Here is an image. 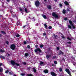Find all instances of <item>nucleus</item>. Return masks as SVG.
Wrapping results in <instances>:
<instances>
[{
  "label": "nucleus",
  "instance_id": "f257e3e1",
  "mask_svg": "<svg viewBox=\"0 0 76 76\" xmlns=\"http://www.w3.org/2000/svg\"><path fill=\"white\" fill-rule=\"evenodd\" d=\"M10 62L11 64H12V65L14 66L15 69H16V66L14 65L15 64L16 66H20L19 64H18V63H15L14 61L12 60Z\"/></svg>",
  "mask_w": 76,
  "mask_h": 76
},
{
  "label": "nucleus",
  "instance_id": "f03ea898",
  "mask_svg": "<svg viewBox=\"0 0 76 76\" xmlns=\"http://www.w3.org/2000/svg\"><path fill=\"white\" fill-rule=\"evenodd\" d=\"M10 48L12 50H15L16 48V45L14 44L11 45L10 46Z\"/></svg>",
  "mask_w": 76,
  "mask_h": 76
},
{
  "label": "nucleus",
  "instance_id": "7ed1b4c3",
  "mask_svg": "<svg viewBox=\"0 0 76 76\" xmlns=\"http://www.w3.org/2000/svg\"><path fill=\"white\" fill-rule=\"evenodd\" d=\"M40 4V3L39 1L38 0L36 1L35 2V5L36 7H38Z\"/></svg>",
  "mask_w": 76,
  "mask_h": 76
},
{
  "label": "nucleus",
  "instance_id": "20e7f679",
  "mask_svg": "<svg viewBox=\"0 0 76 76\" xmlns=\"http://www.w3.org/2000/svg\"><path fill=\"white\" fill-rule=\"evenodd\" d=\"M69 22L70 25L72 26L73 29H75L76 28V27H75V25H74L73 24V22H72V21L71 20H69Z\"/></svg>",
  "mask_w": 76,
  "mask_h": 76
},
{
  "label": "nucleus",
  "instance_id": "39448f33",
  "mask_svg": "<svg viewBox=\"0 0 76 76\" xmlns=\"http://www.w3.org/2000/svg\"><path fill=\"white\" fill-rule=\"evenodd\" d=\"M34 51L35 53H37V52L38 51L39 52V53H41L42 52V50H41L39 48H37Z\"/></svg>",
  "mask_w": 76,
  "mask_h": 76
},
{
  "label": "nucleus",
  "instance_id": "423d86ee",
  "mask_svg": "<svg viewBox=\"0 0 76 76\" xmlns=\"http://www.w3.org/2000/svg\"><path fill=\"white\" fill-rule=\"evenodd\" d=\"M52 16L55 18H58V15L56 13L53 12L52 13Z\"/></svg>",
  "mask_w": 76,
  "mask_h": 76
},
{
  "label": "nucleus",
  "instance_id": "0eeeda50",
  "mask_svg": "<svg viewBox=\"0 0 76 76\" xmlns=\"http://www.w3.org/2000/svg\"><path fill=\"white\" fill-rule=\"evenodd\" d=\"M65 71L66 73H67L69 75V76H71V73L70 72V70L68 68H66L65 69Z\"/></svg>",
  "mask_w": 76,
  "mask_h": 76
},
{
  "label": "nucleus",
  "instance_id": "6e6552de",
  "mask_svg": "<svg viewBox=\"0 0 76 76\" xmlns=\"http://www.w3.org/2000/svg\"><path fill=\"white\" fill-rule=\"evenodd\" d=\"M61 54H62V55H63V54H64V53H63V52H62L61 50H60L59 51L58 55H61Z\"/></svg>",
  "mask_w": 76,
  "mask_h": 76
},
{
  "label": "nucleus",
  "instance_id": "1a4fd4ad",
  "mask_svg": "<svg viewBox=\"0 0 76 76\" xmlns=\"http://www.w3.org/2000/svg\"><path fill=\"white\" fill-rule=\"evenodd\" d=\"M50 74L52 76H56V75L55 74V73L54 72H51Z\"/></svg>",
  "mask_w": 76,
  "mask_h": 76
},
{
  "label": "nucleus",
  "instance_id": "9d476101",
  "mask_svg": "<svg viewBox=\"0 0 76 76\" xmlns=\"http://www.w3.org/2000/svg\"><path fill=\"white\" fill-rule=\"evenodd\" d=\"M42 16L43 18H44L45 19H47V17L45 15L42 14Z\"/></svg>",
  "mask_w": 76,
  "mask_h": 76
},
{
  "label": "nucleus",
  "instance_id": "9b49d317",
  "mask_svg": "<svg viewBox=\"0 0 76 76\" xmlns=\"http://www.w3.org/2000/svg\"><path fill=\"white\" fill-rule=\"evenodd\" d=\"M43 72L45 73H48V70L47 69L45 70Z\"/></svg>",
  "mask_w": 76,
  "mask_h": 76
},
{
  "label": "nucleus",
  "instance_id": "f8f14e48",
  "mask_svg": "<svg viewBox=\"0 0 76 76\" xmlns=\"http://www.w3.org/2000/svg\"><path fill=\"white\" fill-rule=\"evenodd\" d=\"M64 3L67 6H69V2L67 1H65L64 2Z\"/></svg>",
  "mask_w": 76,
  "mask_h": 76
},
{
  "label": "nucleus",
  "instance_id": "ddd939ff",
  "mask_svg": "<svg viewBox=\"0 0 76 76\" xmlns=\"http://www.w3.org/2000/svg\"><path fill=\"white\" fill-rule=\"evenodd\" d=\"M66 10L64 9L63 10L62 13H63V14H64V15L66 14Z\"/></svg>",
  "mask_w": 76,
  "mask_h": 76
},
{
  "label": "nucleus",
  "instance_id": "4468645a",
  "mask_svg": "<svg viewBox=\"0 0 76 76\" xmlns=\"http://www.w3.org/2000/svg\"><path fill=\"white\" fill-rule=\"evenodd\" d=\"M32 69L34 73H36L37 72V70L35 69V68H33Z\"/></svg>",
  "mask_w": 76,
  "mask_h": 76
},
{
  "label": "nucleus",
  "instance_id": "2eb2a0df",
  "mask_svg": "<svg viewBox=\"0 0 76 76\" xmlns=\"http://www.w3.org/2000/svg\"><path fill=\"white\" fill-rule=\"evenodd\" d=\"M48 9H51V5H48Z\"/></svg>",
  "mask_w": 76,
  "mask_h": 76
},
{
  "label": "nucleus",
  "instance_id": "dca6fc26",
  "mask_svg": "<svg viewBox=\"0 0 76 76\" xmlns=\"http://www.w3.org/2000/svg\"><path fill=\"white\" fill-rule=\"evenodd\" d=\"M25 57H28L29 56V53H26L24 55Z\"/></svg>",
  "mask_w": 76,
  "mask_h": 76
},
{
  "label": "nucleus",
  "instance_id": "f3484780",
  "mask_svg": "<svg viewBox=\"0 0 76 76\" xmlns=\"http://www.w3.org/2000/svg\"><path fill=\"white\" fill-rule=\"evenodd\" d=\"M29 24H30V23H28V21H27L26 22V25L27 26H29Z\"/></svg>",
  "mask_w": 76,
  "mask_h": 76
},
{
  "label": "nucleus",
  "instance_id": "a211bd4d",
  "mask_svg": "<svg viewBox=\"0 0 76 76\" xmlns=\"http://www.w3.org/2000/svg\"><path fill=\"white\" fill-rule=\"evenodd\" d=\"M0 52H1V53H4V52H5V51L4 50H3L2 49H1Z\"/></svg>",
  "mask_w": 76,
  "mask_h": 76
},
{
  "label": "nucleus",
  "instance_id": "6ab92c4d",
  "mask_svg": "<svg viewBox=\"0 0 76 76\" xmlns=\"http://www.w3.org/2000/svg\"><path fill=\"white\" fill-rule=\"evenodd\" d=\"M44 26H45V28L46 29H47V24H45L44 25Z\"/></svg>",
  "mask_w": 76,
  "mask_h": 76
},
{
  "label": "nucleus",
  "instance_id": "aec40b11",
  "mask_svg": "<svg viewBox=\"0 0 76 76\" xmlns=\"http://www.w3.org/2000/svg\"><path fill=\"white\" fill-rule=\"evenodd\" d=\"M16 24L18 25H19V24H20V22H19V21H17Z\"/></svg>",
  "mask_w": 76,
  "mask_h": 76
},
{
  "label": "nucleus",
  "instance_id": "412c9836",
  "mask_svg": "<svg viewBox=\"0 0 76 76\" xmlns=\"http://www.w3.org/2000/svg\"><path fill=\"white\" fill-rule=\"evenodd\" d=\"M3 70V69L2 68H0V72H2V71Z\"/></svg>",
  "mask_w": 76,
  "mask_h": 76
},
{
  "label": "nucleus",
  "instance_id": "4be33fe9",
  "mask_svg": "<svg viewBox=\"0 0 76 76\" xmlns=\"http://www.w3.org/2000/svg\"><path fill=\"white\" fill-rule=\"evenodd\" d=\"M1 32L2 33V34H6V32H5L4 31H1Z\"/></svg>",
  "mask_w": 76,
  "mask_h": 76
},
{
  "label": "nucleus",
  "instance_id": "5701e85b",
  "mask_svg": "<svg viewBox=\"0 0 76 76\" xmlns=\"http://www.w3.org/2000/svg\"><path fill=\"white\" fill-rule=\"evenodd\" d=\"M25 11L26 12V13H28V10H27V9L26 8H25Z\"/></svg>",
  "mask_w": 76,
  "mask_h": 76
},
{
  "label": "nucleus",
  "instance_id": "b1692460",
  "mask_svg": "<svg viewBox=\"0 0 76 76\" xmlns=\"http://www.w3.org/2000/svg\"><path fill=\"white\" fill-rule=\"evenodd\" d=\"M68 26L69 28H70V29H72V26H71L70 25H68Z\"/></svg>",
  "mask_w": 76,
  "mask_h": 76
},
{
  "label": "nucleus",
  "instance_id": "393cba45",
  "mask_svg": "<svg viewBox=\"0 0 76 76\" xmlns=\"http://www.w3.org/2000/svg\"><path fill=\"white\" fill-rule=\"evenodd\" d=\"M44 63L42 61H40V65H42V64H44Z\"/></svg>",
  "mask_w": 76,
  "mask_h": 76
},
{
  "label": "nucleus",
  "instance_id": "a878e982",
  "mask_svg": "<svg viewBox=\"0 0 76 76\" xmlns=\"http://www.w3.org/2000/svg\"><path fill=\"white\" fill-rule=\"evenodd\" d=\"M20 37V35H19V34H17L16 35V37H17V38H19Z\"/></svg>",
  "mask_w": 76,
  "mask_h": 76
},
{
  "label": "nucleus",
  "instance_id": "bb28decb",
  "mask_svg": "<svg viewBox=\"0 0 76 76\" xmlns=\"http://www.w3.org/2000/svg\"><path fill=\"white\" fill-rule=\"evenodd\" d=\"M46 58H47V59H48V58H49V55H47L46 56Z\"/></svg>",
  "mask_w": 76,
  "mask_h": 76
},
{
  "label": "nucleus",
  "instance_id": "cd10ccee",
  "mask_svg": "<svg viewBox=\"0 0 76 76\" xmlns=\"http://www.w3.org/2000/svg\"><path fill=\"white\" fill-rule=\"evenodd\" d=\"M67 44H72V42H67Z\"/></svg>",
  "mask_w": 76,
  "mask_h": 76
},
{
  "label": "nucleus",
  "instance_id": "c85d7f7f",
  "mask_svg": "<svg viewBox=\"0 0 76 76\" xmlns=\"http://www.w3.org/2000/svg\"><path fill=\"white\" fill-rule=\"evenodd\" d=\"M59 70L60 72H62V68L61 67L59 68Z\"/></svg>",
  "mask_w": 76,
  "mask_h": 76
},
{
  "label": "nucleus",
  "instance_id": "c756f323",
  "mask_svg": "<svg viewBox=\"0 0 76 76\" xmlns=\"http://www.w3.org/2000/svg\"><path fill=\"white\" fill-rule=\"evenodd\" d=\"M48 29H52V27H51V26H49L48 27Z\"/></svg>",
  "mask_w": 76,
  "mask_h": 76
},
{
  "label": "nucleus",
  "instance_id": "7c9ffc66",
  "mask_svg": "<svg viewBox=\"0 0 76 76\" xmlns=\"http://www.w3.org/2000/svg\"><path fill=\"white\" fill-rule=\"evenodd\" d=\"M19 9L20 12H22L23 11V9L22 8H20Z\"/></svg>",
  "mask_w": 76,
  "mask_h": 76
},
{
  "label": "nucleus",
  "instance_id": "2f4dec72",
  "mask_svg": "<svg viewBox=\"0 0 76 76\" xmlns=\"http://www.w3.org/2000/svg\"><path fill=\"white\" fill-rule=\"evenodd\" d=\"M31 66H30L29 67H27V69L28 70H30V69H31Z\"/></svg>",
  "mask_w": 76,
  "mask_h": 76
},
{
  "label": "nucleus",
  "instance_id": "473e14b6",
  "mask_svg": "<svg viewBox=\"0 0 76 76\" xmlns=\"http://www.w3.org/2000/svg\"><path fill=\"white\" fill-rule=\"evenodd\" d=\"M12 17H13V18H15L16 17V15H14V14H12Z\"/></svg>",
  "mask_w": 76,
  "mask_h": 76
},
{
  "label": "nucleus",
  "instance_id": "72a5a7b5",
  "mask_svg": "<svg viewBox=\"0 0 76 76\" xmlns=\"http://www.w3.org/2000/svg\"><path fill=\"white\" fill-rule=\"evenodd\" d=\"M54 63L55 64H57V62L56 61H54Z\"/></svg>",
  "mask_w": 76,
  "mask_h": 76
},
{
  "label": "nucleus",
  "instance_id": "f704fd0d",
  "mask_svg": "<svg viewBox=\"0 0 76 76\" xmlns=\"http://www.w3.org/2000/svg\"><path fill=\"white\" fill-rule=\"evenodd\" d=\"M67 39H68V40H69V41H71V40H72V39L70 38H69V37H67Z\"/></svg>",
  "mask_w": 76,
  "mask_h": 76
},
{
  "label": "nucleus",
  "instance_id": "c9c22d12",
  "mask_svg": "<svg viewBox=\"0 0 76 76\" xmlns=\"http://www.w3.org/2000/svg\"><path fill=\"white\" fill-rule=\"evenodd\" d=\"M6 43L7 44V45H9V42H8V41H7L6 42Z\"/></svg>",
  "mask_w": 76,
  "mask_h": 76
},
{
  "label": "nucleus",
  "instance_id": "e433bc0d",
  "mask_svg": "<svg viewBox=\"0 0 76 76\" xmlns=\"http://www.w3.org/2000/svg\"><path fill=\"white\" fill-rule=\"evenodd\" d=\"M27 48H28L29 49L30 48H31V47L29 45H28L27 46Z\"/></svg>",
  "mask_w": 76,
  "mask_h": 76
},
{
  "label": "nucleus",
  "instance_id": "4c0bfd02",
  "mask_svg": "<svg viewBox=\"0 0 76 76\" xmlns=\"http://www.w3.org/2000/svg\"><path fill=\"white\" fill-rule=\"evenodd\" d=\"M27 26L26 25L25 26H23L22 28H26V27Z\"/></svg>",
  "mask_w": 76,
  "mask_h": 76
},
{
  "label": "nucleus",
  "instance_id": "58836bf2",
  "mask_svg": "<svg viewBox=\"0 0 76 76\" xmlns=\"http://www.w3.org/2000/svg\"><path fill=\"white\" fill-rule=\"evenodd\" d=\"M0 58H4V56H0Z\"/></svg>",
  "mask_w": 76,
  "mask_h": 76
},
{
  "label": "nucleus",
  "instance_id": "ea45409f",
  "mask_svg": "<svg viewBox=\"0 0 76 76\" xmlns=\"http://www.w3.org/2000/svg\"><path fill=\"white\" fill-rule=\"evenodd\" d=\"M9 74H10V75H12V72H9Z\"/></svg>",
  "mask_w": 76,
  "mask_h": 76
},
{
  "label": "nucleus",
  "instance_id": "a19ab883",
  "mask_svg": "<svg viewBox=\"0 0 76 76\" xmlns=\"http://www.w3.org/2000/svg\"><path fill=\"white\" fill-rule=\"evenodd\" d=\"M9 70H7V71H5V73L7 74V73H9Z\"/></svg>",
  "mask_w": 76,
  "mask_h": 76
},
{
  "label": "nucleus",
  "instance_id": "79ce46f5",
  "mask_svg": "<svg viewBox=\"0 0 76 76\" xmlns=\"http://www.w3.org/2000/svg\"><path fill=\"white\" fill-rule=\"evenodd\" d=\"M46 33H44L43 34V36H45V35H46Z\"/></svg>",
  "mask_w": 76,
  "mask_h": 76
},
{
  "label": "nucleus",
  "instance_id": "37998d69",
  "mask_svg": "<svg viewBox=\"0 0 76 76\" xmlns=\"http://www.w3.org/2000/svg\"><path fill=\"white\" fill-rule=\"evenodd\" d=\"M43 47V45H40V48H42Z\"/></svg>",
  "mask_w": 76,
  "mask_h": 76
},
{
  "label": "nucleus",
  "instance_id": "c03bdc74",
  "mask_svg": "<svg viewBox=\"0 0 76 76\" xmlns=\"http://www.w3.org/2000/svg\"><path fill=\"white\" fill-rule=\"evenodd\" d=\"M59 6L60 7H62V4H59Z\"/></svg>",
  "mask_w": 76,
  "mask_h": 76
},
{
  "label": "nucleus",
  "instance_id": "a18cd8bd",
  "mask_svg": "<svg viewBox=\"0 0 76 76\" xmlns=\"http://www.w3.org/2000/svg\"><path fill=\"white\" fill-rule=\"evenodd\" d=\"M26 43H27L25 41H24V45L26 44Z\"/></svg>",
  "mask_w": 76,
  "mask_h": 76
},
{
  "label": "nucleus",
  "instance_id": "49530a36",
  "mask_svg": "<svg viewBox=\"0 0 76 76\" xmlns=\"http://www.w3.org/2000/svg\"><path fill=\"white\" fill-rule=\"evenodd\" d=\"M20 75L21 76H24L25 74H24V73H21Z\"/></svg>",
  "mask_w": 76,
  "mask_h": 76
},
{
  "label": "nucleus",
  "instance_id": "de8ad7c7",
  "mask_svg": "<svg viewBox=\"0 0 76 76\" xmlns=\"http://www.w3.org/2000/svg\"><path fill=\"white\" fill-rule=\"evenodd\" d=\"M67 12H70V10H69V9L67 8Z\"/></svg>",
  "mask_w": 76,
  "mask_h": 76
},
{
  "label": "nucleus",
  "instance_id": "09e8293b",
  "mask_svg": "<svg viewBox=\"0 0 76 76\" xmlns=\"http://www.w3.org/2000/svg\"><path fill=\"white\" fill-rule=\"evenodd\" d=\"M64 19L65 20H67V18H64Z\"/></svg>",
  "mask_w": 76,
  "mask_h": 76
},
{
  "label": "nucleus",
  "instance_id": "8fccbe9b",
  "mask_svg": "<svg viewBox=\"0 0 76 76\" xmlns=\"http://www.w3.org/2000/svg\"><path fill=\"white\" fill-rule=\"evenodd\" d=\"M57 50H60V48H59V47H57Z\"/></svg>",
  "mask_w": 76,
  "mask_h": 76
},
{
  "label": "nucleus",
  "instance_id": "3c124183",
  "mask_svg": "<svg viewBox=\"0 0 76 76\" xmlns=\"http://www.w3.org/2000/svg\"><path fill=\"white\" fill-rule=\"evenodd\" d=\"M23 64H24V65H26V63L24 62L23 63Z\"/></svg>",
  "mask_w": 76,
  "mask_h": 76
},
{
  "label": "nucleus",
  "instance_id": "603ef678",
  "mask_svg": "<svg viewBox=\"0 0 76 76\" xmlns=\"http://www.w3.org/2000/svg\"><path fill=\"white\" fill-rule=\"evenodd\" d=\"M62 61H63L65 62V59H64V58H63L62 59Z\"/></svg>",
  "mask_w": 76,
  "mask_h": 76
},
{
  "label": "nucleus",
  "instance_id": "864d4df0",
  "mask_svg": "<svg viewBox=\"0 0 76 76\" xmlns=\"http://www.w3.org/2000/svg\"><path fill=\"white\" fill-rule=\"evenodd\" d=\"M38 46L37 45H36V46H35V47H36V48H38Z\"/></svg>",
  "mask_w": 76,
  "mask_h": 76
},
{
  "label": "nucleus",
  "instance_id": "5fc2aeb1",
  "mask_svg": "<svg viewBox=\"0 0 76 76\" xmlns=\"http://www.w3.org/2000/svg\"><path fill=\"white\" fill-rule=\"evenodd\" d=\"M73 65H74V66H75V64H76V63L75 62H73Z\"/></svg>",
  "mask_w": 76,
  "mask_h": 76
},
{
  "label": "nucleus",
  "instance_id": "6e6d98bb",
  "mask_svg": "<svg viewBox=\"0 0 76 76\" xmlns=\"http://www.w3.org/2000/svg\"><path fill=\"white\" fill-rule=\"evenodd\" d=\"M56 58V56L53 57V59Z\"/></svg>",
  "mask_w": 76,
  "mask_h": 76
},
{
  "label": "nucleus",
  "instance_id": "4d7b16f0",
  "mask_svg": "<svg viewBox=\"0 0 76 76\" xmlns=\"http://www.w3.org/2000/svg\"><path fill=\"white\" fill-rule=\"evenodd\" d=\"M52 66H55V65L54 64H53L52 65Z\"/></svg>",
  "mask_w": 76,
  "mask_h": 76
},
{
  "label": "nucleus",
  "instance_id": "13d9d810",
  "mask_svg": "<svg viewBox=\"0 0 76 76\" xmlns=\"http://www.w3.org/2000/svg\"><path fill=\"white\" fill-rule=\"evenodd\" d=\"M2 37V35L1 34H0V38H1Z\"/></svg>",
  "mask_w": 76,
  "mask_h": 76
},
{
  "label": "nucleus",
  "instance_id": "bf43d9fd",
  "mask_svg": "<svg viewBox=\"0 0 76 76\" xmlns=\"http://www.w3.org/2000/svg\"><path fill=\"white\" fill-rule=\"evenodd\" d=\"M54 37H55V38H56V37H57V35H54Z\"/></svg>",
  "mask_w": 76,
  "mask_h": 76
},
{
  "label": "nucleus",
  "instance_id": "052dcab7",
  "mask_svg": "<svg viewBox=\"0 0 76 76\" xmlns=\"http://www.w3.org/2000/svg\"><path fill=\"white\" fill-rule=\"evenodd\" d=\"M59 34H60L61 35H63V34H62L61 33H59Z\"/></svg>",
  "mask_w": 76,
  "mask_h": 76
},
{
  "label": "nucleus",
  "instance_id": "680f3d73",
  "mask_svg": "<svg viewBox=\"0 0 76 76\" xmlns=\"http://www.w3.org/2000/svg\"><path fill=\"white\" fill-rule=\"evenodd\" d=\"M2 66V63H0V66Z\"/></svg>",
  "mask_w": 76,
  "mask_h": 76
},
{
  "label": "nucleus",
  "instance_id": "e2e57ef3",
  "mask_svg": "<svg viewBox=\"0 0 76 76\" xmlns=\"http://www.w3.org/2000/svg\"><path fill=\"white\" fill-rule=\"evenodd\" d=\"M10 13H13V11H10Z\"/></svg>",
  "mask_w": 76,
  "mask_h": 76
},
{
  "label": "nucleus",
  "instance_id": "0e129e2a",
  "mask_svg": "<svg viewBox=\"0 0 76 76\" xmlns=\"http://www.w3.org/2000/svg\"><path fill=\"white\" fill-rule=\"evenodd\" d=\"M56 2H57V0H53Z\"/></svg>",
  "mask_w": 76,
  "mask_h": 76
},
{
  "label": "nucleus",
  "instance_id": "69168bd1",
  "mask_svg": "<svg viewBox=\"0 0 76 76\" xmlns=\"http://www.w3.org/2000/svg\"><path fill=\"white\" fill-rule=\"evenodd\" d=\"M7 2H9L10 1V0H7Z\"/></svg>",
  "mask_w": 76,
  "mask_h": 76
},
{
  "label": "nucleus",
  "instance_id": "338daca9",
  "mask_svg": "<svg viewBox=\"0 0 76 76\" xmlns=\"http://www.w3.org/2000/svg\"><path fill=\"white\" fill-rule=\"evenodd\" d=\"M62 38H65L64 37V36H62Z\"/></svg>",
  "mask_w": 76,
  "mask_h": 76
},
{
  "label": "nucleus",
  "instance_id": "774afa93",
  "mask_svg": "<svg viewBox=\"0 0 76 76\" xmlns=\"http://www.w3.org/2000/svg\"><path fill=\"white\" fill-rule=\"evenodd\" d=\"M10 56V54H8V56Z\"/></svg>",
  "mask_w": 76,
  "mask_h": 76
}]
</instances>
